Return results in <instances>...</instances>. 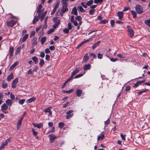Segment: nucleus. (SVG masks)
I'll list each match as a JSON object with an SVG mask.
<instances>
[{
	"label": "nucleus",
	"instance_id": "1",
	"mask_svg": "<svg viewBox=\"0 0 150 150\" xmlns=\"http://www.w3.org/2000/svg\"><path fill=\"white\" fill-rule=\"evenodd\" d=\"M135 9L136 12L139 14H141L143 12V8L140 5H137L135 7Z\"/></svg>",
	"mask_w": 150,
	"mask_h": 150
},
{
	"label": "nucleus",
	"instance_id": "2",
	"mask_svg": "<svg viewBox=\"0 0 150 150\" xmlns=\"http://www.w3.org/2000/svg\"><path fill=\"white\" fill-rule=\"evenodd\" d=\"M68 5H63L61 11V16L65 13V12L67 11L68 10V9L67 8Z\"/></svg>",
	"mask_w": 150,
	"mask_h": 150
},
{
	"label": "nucleus",
	"instance_id": "3",
	"mask_svg": "<svg viewBox=\"0 0 150 150\" xmlns=\"http://www.w3.org/2000/svg\"><path fill=\"white\" fill-rule=\"evenodd\" d=\"M8 108V105L6 103H4L1 106V110L5 114L8 113V111H5V110H7Z\"/></svg>",
	"mask_w": 150,
	"mask_h": 150
},
{
	"label": "nucleus",
	"instance_id": "4",
	"mask_svg": "<svg viewBox=\"0 0 150 150\" xmlns=\"http://www.w3.org/2000/svg\"><path fill=\"white\" fill-rule=\"evenodd\" d=\"M10 139H8L3 143L0 147V150H1L3 149L5 146L8 144V143L10 142Z\"/></svg>",
	"mask_w": 150,
	"mask_h": 150
},
{
	"label": "nucleus",
	"instance_id": "5",
	"mask_svg": "<svg viewBox=\"0 0 150 150\" xmlns=\"http://www.w3.org/2000/svg\"><path fill=\"white\" fill-rule=\"evenodd\" d=\"M18 81V78H16L13 81L12 83V88H14L16 87Z\"/></svg>",
	"mask_w": 150,
	"mask_h": 150
},
{
	"label": "nucleus",
	"instance_id": "6",
	"mask_svg": "<svg viewBox=\"0 0 150 150\" xmlns=\"http://www.w3.org/2000/svg\"><path fill=\"white\" fill-rule=\"evenodd\" d=\"M73 112V110H70L66 112V113L67 115L66 116V118L67 119H69L71 117L73 116V114L72 113Z\"/></svg>",
	"mask_w": 150,
	"mask_h": 150
},
{
	"label": "nucleus",
	"instance_id": "7",
	"mask_svg": "<svg viewBox=\"0 0 150 150\" xmlns=\"http://www.w3.org/2000/svg\"><path fill=\"white\" fill-rule=\"evenodd\" d=\"M128 34L131 37H132L134 35V31L133 29L130 28H129L128 30Z\"/></svg>",
	"mask_w": 150,
	"mask_h": 150
},
{
	"label": "nucleus",
	"instance_id": "8",
	"mask_svg": "<svg viewBox=\"0 0 150 150\" xmlns=\"http://www.w3.org/2000/svg\"><path fill=\"white\" fill-rule=\"evenodd\" d=\"M16 22L15 21L13 20H11L10 21L7 22V24L8 26L12 27L16 23Z\"/></svg>",
	"mask_w": 150,
	"mask_h": 150
},
{
	"label": "nucleus",
	"instance_id": "9",
	"mask_svg": "<svg viewBox=\"0 0 150 150\" xmlns=\"http://www.w3.org/2000/svg\"><path fill=\"white\" fill-rule=\"evenodd\" d=\"M105 137L103 132H102L98 136L97 140L98 141L100 140H103Z\"/></svg>",
	"mask_w": 150,
	"mask_h": 150
},
{
	"label": "nucleus",
	"instance_id": "10",
	"mask_svg": "<svg viewBox=\"0 0 150 150\" xmlns=\"http://www.w3.org/2000/svg\"><path fill=\"white\" fill-rule=\"evenodd\" d=\"M23 117H21L18 121V122L17 125V129L18 130L19 129L21 125Z\"/></svg>",
	"mask_w": 150,
	"mask_h": 150
},
{
	"label": "nucleus",
	"instance_id": "11",
	"mask_svg": "<svg viewBox=\"0 0 150 150\" xmlns=\"http://www.w3.org/2000/svg\"><path fill=\"white\" fill-rule=\"evenodd\" d=\"M14 48L13 47H10L9 49V52H10V56L9 58L10 59L11 58L13 55Z\"/></svg>",
	"mask_w": 150,
	"mask_h": 150
},
{
	"label": "nucleus",
	"instance_id": "12",
	"mask_svg": "<svg viewBox=\"0 0 150 150\" xmlns=\"http://www.w3.org/2000/svg\"><path fill=\"white\" fill-rule=\"evenodd\" d=\"M36 99V98L34 97H33L32 98L28 99L26 100V103H29L34 101Z\"/></svg>",
	"mask_w": 150,
	"mask_h": 150
},
{
	"label": "nucleus",
	"instance_id": "13",
	"mask_svg": "<svg viewBox=\"0 0 150 150\" xmlns=\"http://www.w3.org/2000/svg\"><path fill=\"white\" fill-rule=\"evenodd\" d=\"M40 16V13H39L38 14V15L37 17L36 16L33 19V24H35L36 23V22L38 21L39 17Z\"/></svg>",
	"mask_w": 150,
	"mask_h": 150
},
{
	"label": "nucleus",
	"instance_id": "14",
	"mask_svg": "<svg viewBox=\"0 0 150 150\" xmlns=\"http://www.w3.org/2000/svg\"><path fill=\"white\" fill-rule=\"evenodd\" d=\"M81 70V69L80 68H78L75 69L72 72L71 75L74 76L78 73L79 71Z\"/></svg>",
	"mask_w": 150,
	"mask_h": 150
},
{
	"label": "nucleus",
	"instance_id": "15",
	"mask_svg": "<svg viewBox=\"0 0 150 150\" xmlns=\"http://www.w3.org/2000/svg\"><path fill=\"white\" fill-rule=\"evenodd\" d=\"M54 22L55 24L57 25H59L60 23V20L58 19L57 17H55L53 19Z\"/></svg>",
	"mask_w": 150,
	"mask_h": 150
},
{
	"label": "nucleus",
	"instance_id": "16",
	"mask_svg": "<svg viewBox=\"0 0 150 150\" xmlns=\"http://www.w3.org/2000/svg\"><path fill=\"white\" fill-rule=\"evenodd\" d=\"M37 38L36 37H33V39L32 41V43L33 46H35L37 44Z\"/></svg>",
	"mask_w": 150,
	"mask_h": 150
},
{
	"label": "nucleus",
	"instance_id": "17",
	"mask_svg": "<svg viewBox=\"0 0 150 150\" xmlns=\"http://www.w3.org/2000/svg\"><path fill=\"white\" fill-rule=\"evenodd\" d=\"M91 65L89 64L85 65L83 69L84 70H87L90 69L91 68Z\"/></svg>",
	"mask_w": 150,
	"mask_h": 150
},
{
	"label": "nucleus",
	"instance_id": "18",
	"mask_svg": "<svg viewBox=\"0 0 150 150\" xmlns=\"http://www.w3.org/2000/svg\"><path fill=\"white\" fill-rule=\"evenodd\" d=\"M49 136L50 137V140L51 142H53L54 139L56 138L54 135L52 134H50Z\"/></svg>",
	"mask_w": 150,
	"mask_h": 150
},
{
	"label": "nucleus",
	"instance_id": "19",
	"mask_svg": "<svg viewBox=\"0 0 150 150\" xmlns=\"http://www.w3.org/2000/svg\"><path fill=\"white\" fill-rule=\"evenodd\" d=\"M77 8L79 12H84L85 10L81 6H77Z\"/></svg>",
	"mask_w": 150,
	"mask_h": 150
},
{
	"label": "nucleus",
	"instance_id": "20",
	"mask_svg": "<svg viewBox=\"0 0 150 150\" xmlns=\"http://www.w3.org/2000/svg\"><path fill=\"white\" fill-rule=\"evenodd\" d=\"M117 14L119 19L121 20L123 16V13L122 11H119L118 12Z\"/></svg>",
	"mask_w": 150,
	"mask_h": 150
},
{
	"label": "nucleus",
	"instance_id": "21",
	"mask_svg": "<svg viewBox=\"0 0 150 150\" xmlns=\"http://www.w3.org/2000/svg\"><path fill=\"white\" fill-rule=\"evenodd\" d=\"M18 64V62L16 61L13 64H12L10 67V69L11 70H12L14 67H15Z\"/></svg>",
	"mask_w": 150,
	"mask_h": 150
},
{
	"label": "nucleus",
	"instance_id": "22",
	"mask_svg": "<svg viewBox=\"0 0 150 150\" xmlns=\"http://www.w3.org/2000/svg\"><path fill=\"white\" fill-rule=\"evenodd\" d=\"M6 103L8 106H11L13 103V102L10 99H8L6 101Z\"/></svg>",
	"mask_w": 150,
	"mask_h": 150
},
{
	"label": "nucleus",
	"instance_id": "23",
	"mask_svg": "<svg viewBox=\"0 0 150 150\" xmlns=\"http://www.w3.org/2000/svg\"><path fill=\"white\" fill-rule=\"evenodd\" d=\"M71 13L76 15L77 14V10L76 7H74L73 9L71 11Z\"/></svg>",
	"mask_w": 150,
	"mask_h": 150
},
{
	"label": "nucleus",
	"instance_id": "24",
	"mask_svg": "<svg viewBox=\"0 0 150 150\" xmlns=\"http://www.w3.org/2000/svg\"><path fill=\"white\" fill-rule=\"evenodd\" d=\"M100 42V41H98L96 43L94 44L92 46V49L93 50L95 49L96 47H97L99 45V44Z\"/></svg>",
	"mask_w": 150,
	"mask_h": 150
},
{
	"label": "nucleus",
	"instance_id": "25",
	"mask_svg": "<svg viewBox=\"0 0 150 150\" xmlns=\"http://www.w3.org/2000/svg\"><path fill=\"white\" fill-rule=\"evenodd\" d=\"M32 124L35 127H37L39 129L43 125L42 123L37 124V125L34 123H33Z\"/></svg>",
	"mask_w": 150,
	"mask_h": 150
},
{
	"label": "nucleus",
	"instance_id": "26",
	"mask_svg": "<svg viewBox=\"0 0 150 150\" xmlns=\"http://www.w3.org/2000/svg\"><path fill=\"white\" fill-rule=\"evenodd\" d=\"M40 62L39 64V66L41 67L45 64V62L44 60L42 59H40Z\"/></svg>",
	"mask_w": 150,
	"mask_h": 150
},
{
	"label": "nucleus",
	"instance_id": "27",
	"mask_svg": "<svg viewBox=\"0 0 150 150\" xmlns=\"http://www.w3.org/2000/svg\"><path fill=\"white\" fill-rule=\"evenodd\" d=\"M28 34H26L25 35V36L23 37L22 41V42H23L25 41L28 38Z\"/></svg>",
	"mask_w": 150,
	"mask_h": 150
},
{
	"label": "nucleus",
	"instance_id": "28",
	"mask_svg": "<svg viewBox=\"0 0 150 150\" xmlns=\"http://www.w3.org/2000/svg\"><path fill=\"white\" fill-rule=\"evenodd\" d=\"M21 47H18L16 50V51L15 52V54L16 55H17L18 54H19V52H20V51L21 50Z\"/></svg>",
	"mask_w": 150,
	"mask_h": 150
},
{
	"label": "nucleus",
	"instance_id": "29",
	"mask_svg": "<svg viewBox=\"0 0 150 150\" xmlns=\"http://www.w3.org/2000/svg\"><path fill=\"white\" fill-rule=\"evenodd\" d=\"M13 79V75L12 73H11L10 75H9L7 77V80L8 81H9L11 79Z\"/></svg>",
	"mask_w": 150,
	"mask_h": 150
},
{
	"label": "nucleus",
	"instance_id": "30",
	"mask_svg": "<svg viewBox=\"0 0 150 150\" xmlns=\"http://www.w3.org/2000/svg\"><path fill=\"white\" fill-rule=\"evenodd\" d=\"M73 91L74 90L73 89H71L69 91L62 90V93H72Z\"/></svg>",
	"mask_w": 150,
	"mask_h": 150
},
{
	"label": "nucleus",
	"instance_id": "31",
	"mask_svg": "<svg viewBox=\"0 0 150 150\" xmlns=\"http://www.w3.org/2000/svg\"><path fill=\"white\" fill-rule=\"evenodd\" d=\"M85 72L83 73L82 74H79L76 76L74 77L75 79H77L79 77H80L82 76L85 73Z\"/></svg>",
	"mask_w": 150,
	"mask_h": 150
},
{
	"label": "nucleus",
	"instance_id": "32",
	"mask_svg": "<svg viewBox=\"0 0 150 150\" xmlns=\"http://www.w3.org/2000/svg\"><path fill=\"white\" fill-rule=\"evenodd\" d=\"M7 84L4 80L3 81L2 87L4 88H6L7 86Z\"/></svg>",
	"mask_w": 150,
	"mask_h": 150
},
{
	"label": "nucleus",
	"instance_id": "33",
	"mask_svg": "<svg viewBox=\"0 0 150 150\" xmlns=\"http://www.w3.org/2000/svg\"><path fill=\"white\" fill-rule=\"evenodd\" d=\"M81 4L85 8H86L88 6L86 2H82L81 3Z\"/></svg>",
	"mask_w": 150,
	"mask_h": 150
},
{
	"label": "nucleus",
	"instance_id": "34",
	"mask_svg": "<svg viewBox=\"0 0 150 150\" xmlns=\"http://www.w3.org/2000/svg\"><path fill=\"white\" fill-rule=\"evenodd\" d=\"M145 23L150 27V19L145 20Z\"/></svg>",
	"mask_w": 150,
	"mask_h": 150
},
{
	"label": "nucleus",
	"instance_id": "35",
	"mask_svg": "<svg viewBox=\"0 0 150 150\" xmlns=\"http://www.w3.org/2000/svg\"><path fill=\"white\" fill-rule=\"evenodd\" d=\"M46 39V37H44L42 38L41 39V43L42 45L45 42Z\"/></svg>",
	"mask_w": 150,
	"mask_h": 150
},
{
	"label": "nucleus",
	"instance_id": "36",
	"mask_svg": "<svg viewBox=\"0 0 150 150\" xmlns=\"http://www.w3.org/2000/svg\"><path fill=\"white\" fill-rule=\"evenodd\" d=\"M42 6L41 4H39L38 6V8L37 11V13H40L41 11V9L42 8Z\"/></svg>",
	"mask_w": 150,
	"mask_h": 150
},
{
	"label": "nucleus",
	"instance_id": "37",
	"mask_svg": "<svg viewBox=\"0 0 150 150\" xmlns=\"http://www.w3.org/2000/svg\"><path fill=\"white\" fill-rule=\"evenodd\" d=\"M132 14L133 15V17L134 18H135L137 17V13L135 11H131Z\"/></svg>",
	"mask_w": 150,
	"mask_h": 150
},
{
	"label": "nucleus",
	"instance_id": "38",
	"mask_svg": "<svg viewBox=\"0 0 150 150\" xmlns=\"http://www.w3.org/2000/svg\"><path fill=\"white\" fill-rule=\"evenodd\" d=\"M32 59L35 62V64H37L38 62V58L36 57H34L32 58Z\"/></svg>",
	"mask_w": 150,
	"mask_h": 150
},
{
	"label": "nucleus",
	"instance_id": "39",
	"mask_svg": "<svg viewBox=\"0 0 150 150\" xmlns=\"http://www.w3.org/2000/svg\"><path fill=\"white\" fill-rule=\"evenodd\" d=\"M86 3L88 6H90L93 4V1L92 0H90L88 1Z\"/></svg>",
	"mask_w": 150,
	"mask_h": 150
},
{
	"label": "nucleus",
	"instance_id": "40",
	"mask_svg": "<svg viewBox=\"0 0 150 150\" xmlns=\"http://www.w3.org/2000/svg\"><path fill=\"white\" fill-rule=\"evenodd\" d=\"M59 2L58 0L57 1L55 2V4L54 7L57 8H58L59 6Z\"/></svg>",
	"mask_w": 150,
	"mask_h": 150
},
{
	"label": "nucleus",
	"instance_id": "41",
	"mask_svg": "<svg viewBox=\"0 0 150 150\" xmlns=\"http://www.w3.org/2000/svg\"><path fill=\"white\" fill-rule=\"evenodd\" d=\"M88 54H86L83 57V60L85 62H86L88 59Z\"/></svg>",
	"mask_w": 150,
	"mask_h": 150
},
{
	"label": "nucleus",
	"instance_id": "42",
	"mask_svg": "<svg viewBox=\"0 0 150 150\" xmlns=\"http://www.w3.org/2000/svg\"><path fill=\"white\" fill-rule=\"evenodd\" d=\"M31 131L33 132V134L35 137H36V135H37V134H38V132H35V129L33 128H32V129Z\"/></svg>",
	"mask_w": 150,
	"mask_h": 150
},
{
	"label": "nucleus",
	"instance_id": "43",
	"mask_svg": "<svg viewBox=\"0 0 150 150\" xmlns=\"http://www.w3.org/2000/svg\"><path fill=\"white\" fill-rule=\"evenodd\" d=\"M120 136L123 140L125 141V140L126 135L123 134L122 133H121L120 134Z\"/></svg>",
	"mask_w": 150,
	"mask_h": 150
},
{
	"label": "nucleus",
	"instance_id": "44",
	"mask_svg": "<svg viewBox=\"0 0 150 150\" xmlns=\"http://www.w3.org/2000/svg\"><path fill=\"white\" fill-rule=\"evenodd\" d=\"M68 0H62V3L63 5H68L67 2Z\"/></svg>",
	"mask_w": 150,
	"mask_h": 150
},
{
	"label": "nucleus",
	"instance_id": "45",
	"mask_svg": "<svg viewBox=\"0 0 150 150\" xmlns=\"http://www.w3.org/2000/svg\"><path fill=\"white\" fill-rule=\"evenodd\" d=\"M25 101V99H21L19 101V103L21 105H23Z\"/></svg>",
	"mask_w": 150,
	"mask_h": 150
},
{
	"label": "nucleus",
	"instance_id": "46",
	"mask_svg": "<svg viewBox=\"0 0 150 150\" xmlns=\"http://www.w3.org/2000/svg\"><path fill=\"white\" fill-rule=\"evenodd\" d=\"M108 21L106 20H102L100 22V24H105L108 23Z\"/></svg>",
	"mask_w": 150,
	"mask_h": 150
},
{
	"label": "nucleus",
	"instance_id": "47",
	"mask_svg": "<svg viewBox=\"0 0 150 150\" xmlns=\"http://www.w3.org/2000/svg\"><path fill=\"white\" fill-rule=\"evenodd\" d=\"M95 11V9H94L90 10L89 11V14L91 15H93Z\"/></svg>",
	"mask_w": 150,
	"mask_h": 150
},
{
	"label": "nucleus",
	"instance_id": "48",
	"mask_svg": "<svg viewBox=\"0 0 150 150\" xmlns=\"http://www.w3.org/2000/svg\"><path fill=\"white\" fill-rule=\"evenodd\" d=\"M107 57L110 59V61L112 62H116V61H117V59L116 58H110V57L109 56H107Z\"/></svg>",
	"mask_w": 150,
	"mask_h": 150
},
{
	"label": "nucleus",
	"instance_id": "49",
	"mask_svg": "<svg viewBox=\"0 0 150 150\" xmlns=\"http://www.w3.org/2000/svg\"><path fill=\"white\" fill-rule=\"evenodd\" d=\"M69 29L68 28H65L63 30V32L64 33H66L67 34L69 33Z\"/></svg>",
	"mask_w": 150,
	"mask_h": 150
},
{
	"label": "nucleus",
	"instance_id": "50",
	"mask_svg": "<svg viewBox=\"0 0 150 150\" xmlns=\"http://www.w3.org/2000/svg\"><path fill=\"white\" fill-rule=\"evenodd\" d=\"M68 28L69 30H71L72 28L71 24L70 23H69L68 24Z\"/></svg>",
	"mask_w": 150,
	"mask_h": 150
},
{
	"label": "nucleus",
	"instance_id": "51",
	"mask_svg": "<svg viewBox=\"0 0 150 150\" xmlns=\"http://www.w3.org/2000/svg\"><path fill=\"white\" fill-rule=\"evenodd\" d=\"M3 97V94H0V105L3 102L2 100Z\"/></svg>",
	"mask_w": 150,
	"mask_h": 150
},
{
	"label": "nucleus",
	"instance_id": "52",
	"mask_svg": "<svg viewBox=\"0 0 150 150\" xmlns=\"http://www.w3.org/2000/svg\"><path fill=\"white\" fill-rule=\"evenodd\" d=\"M139 83H140V82H139V81H137L136 83H135L134 84V85L133 87L134 88H136L137 87L139 86V84H140Z\"/></svg>",
	"mask_w": 150,
	"mask_h": 150
},
{
	"label": "nucleus",
	"instance_id": "53",
	"mask_svg": "<svg viewBox=\"0 0 150 150\" xmlns=\"http://www.w3.org/2000/svg\"><path fill=\"white\" fill-rule=\"evenodd\" d=\"M98 57L99 59H101L103 57V55L100 53H99L98 55Z\"/></svg>",
	"mask_w": 150,
	"mask_h": 150
},
{
	"label": "nucleus",
	"instance_id": "54",
	"mask_svg": "<svg viewBox=\"0 0 150 150\" xmlns=\"http://www.w3.org/2000/svg\"><path fill=\"white\" fill-rule=\"evenodd\" d=\"M64 125V123L62 122H60L58 125V126L59 127L62 128Z\"/></svg>",
	"mask_w": 150,
	"mask_h": 150
},
{
	"label": "nucleus",
	"instance_id": "55",
	"mask_svg": "<svg viewBox=\"0 0 150 150\" xmlns=\"http://www.w3.org/2000/svg\"><path fill=\"white\" fill-rule=\"evenodd\" d=\"M54 31V29L53 28H51L47 32L48 34H50L52 33Z\"/></svg>",
	"mask_w": 150,
	"mask_h": 150
},
{
	"label": "nucleus",
	"instance_id": "56",
	"mask_svg": "<svg viewBox=\"0 0 150 150\" xmlns=\"http://www.w3.org/2000/svg\"><path fill=\"white\" fill-rule=\"evenodd\" d=\"M75 19L78 21H80L81 20V17L80 16H78L75 18Z\"/></svg>",
	"mask_w": 150,
	"mask_h": 150
},
{
	"label": "nucleus",
	"instance_id": "57",
	"mask_svg": "<svg viewBox=\"0 0 150 150\" xmlns=\"http://www.w3.org/2000/svg\"><path fill=\"white\" fill-rule=\"evenodd\" d=\"M103 0H94V2L95 3H101Z\"/></svg>",
	"mask_w": 150,
	"mask_h": 150
},
{
	"label": "nucleus",
	"instance_id": "58",
	"mask_svg": "<svg viewBox=\"0 0 150 150\" xmlns=\"http://www.w3.org/2000/svg\"><path fill=\"white\" fill-rule=\"evenodd\" d=\"M51 107H49L47 108V109H45V112H49L50 111H51Z\"/></svg>",
	"mask_w": 150,
	"mask_h": 150
},
{
	"label": "nucleus",
	"instance_id": "59",
	"mask_svg": "<svg viewBox=\"0 0 150 150\" xmlns=\"http://www.w3.org/2000/svg\"><path fill=\"white\" fill-rule=\"evenodd\" d=\"M84 43H85L83 41L82 42L76 47V49L78 48L79 47H81L83 45Z\"/></svg>",
	"mask_w": 150,
	"mask_h": 150
},
{
	"label": "nucleus",
	"instance_id": "60",
	"mask_svg": "<svg viewBox=\"0 0 150 150\" xmlns=\"http://www.w3.org/2000/svg\"><path fill=\"white\" fill-rule=\"evenodd\" d=\"M45 56V54L44 52H42L40 53V56L44 58Z\"/></svg>",
	"mask_w": 150,
	"mask_h": 150
},
{
	"label": "nucleus",
	"instance_id": "61",
	"mask_svg": "<svg viewBox=\"0 0 150 150\" xmlns=\"http://www.w3.org/2000/svg\"><path fill=\"white\" fill-rule=\"evenodd\" d=\"M114 23H115V21H114V20H111L110 21V23L111 26L112 27H113V25H114Z\"/></svg>",
	"mask_w": 150,
	"mask_h": 150
},
{
	"label": "nucleus",
	"instance_id": "62",
	"mask_svg": "<svg viewBox=\"0 0 150 150\" xmlns=\"http://www.w3.org/2000/svg\"><path fill=\"white\" fill-rule=\"evenodd\" d=\"M33 71V70H32V69H30L29 71H28V75H30L32 74Z\"/></svg>",
	"mask_w": 150,
	"mask_h": 150
},
{
	"label": "nucleus",
	"instance_id": "63",
	"mask_svg": "<svg viewBox=\"0 0 150 150\" xmlns=\"http://www.w3.org/2000/svg\"><path fill=\"white\" fill-rule=\"evenodd\" d=\"M110 120L109 119H108L106 121L104 122L105 125H108L110 123Z\"/></svg>",
	"mask_w": 150,
	"mask_h": 150
},
{
	"label": "nucleus",
	"instance_id": "64",
	"mask_svg": "<svg viewBox=\"0 0 150 150\" xmlns=\"http://www.w3.org/2000/svg\"><path fill=\"white\" fill-rule=\"evenodd\" d=\"M38 67L37 66H35L33 70V72L36 71L38 70Z\"/></svg>",
	"mask_w": 150,
	"mask_h": 150
}]
</instances>
